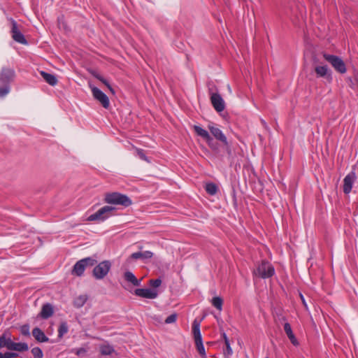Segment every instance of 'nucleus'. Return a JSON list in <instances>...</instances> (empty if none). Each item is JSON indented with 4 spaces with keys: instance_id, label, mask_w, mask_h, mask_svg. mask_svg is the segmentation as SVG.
<instances>
[{
    "instance_id": "1",
    "label": "nucleus",
    "mask_w": 358,
    "mask_h": 358,
    "mask_svg": "<svg viewBox=\"0 0 358 358\" xmlns=\"http://www.w3.org/2000/svg\"><path fill=\"white\" fill-rule=\"evenodd\" d=\"M6 348L9 350L18 352L27 351L28 345L25 343H15L11 340L9 333L5 332L0 336V348Z\"/></svg>"
},
{
    "instance_id": "2",
    "label": "nucleus",
    "mask_w": 358,
    "mask_h": 358,
    "mask_svg": "<svg viewBox=\"0 0 358 358\" xmlns=\"http://www.w3.org/2000/svg\"><path fill=\"white\" fill-rule=\"evenodd\" d=\"M104 201L109 204L120 205L124 207H128L132 204L131 200L127 195L119 192L105 194Z\"/></svg>"
},
{
    "instance_id": "3",
    "label": "nucleus",
    "mask_w": 358,
    "mask_h": 358,
    "mask_svg": "<svg viewBox=\"0 0 358 358\" xmlns=\"http://www.w3.org/2000/svg\"><path fill=\"white\" fill-rule=\"evenodd\" d=\"M274 273L275 269L273 266L266 261H262L253 271L255 275L262 278H270L273 276Z\"/></svg>"
},
{
    "instance_id": "4",
    "label": "nucleus",
    "mask_w": 358,
    "mask_h": 358,
    "mask_svg": "<svg viewBox=\"0 0 358 358\" xmlns=\"http://www.w3.org/2000/svg\"><path fill=\"white\" fill-rule=\"evenodd\" d=\"M15 76L13 69L3 68L0 73V90H8V85L14 80Z\"/></svg>"
},
{
    "instance_id": "5",
    "label": "nucleus",
    "mask_w": 358,
    "mask_h": 358,
    "mask_svg": "<svg viewBox=\"0 0 358 358\" xmlns=\"http://www.w3.org/2000/svg\"><path fill=\"white\" fill-rule=\"evenodd\" d=\"M323 57L337 72L340 73H345L346 72L345 64L341 57L327 53H324Z\"/></svg>"
},
{
    "instance_id": "6",
    "label": "nucleus",
    "mask_w": 358,
    "mask_h": 358,
    "mask_svg": "<svg viewBox=\"0 0 358 358\" xmlns=\"http://www.w3.org/2000/svg\"><path fill=\"white\" fill-rule=\"evenodd\" d=\"M115 210V208L110 206H105L100 208L97 212L92 214L87 217L88 221H99L102 222L108 218L111 215V213Z\"/></svg>"
},
{
    "instance_id": "7",
    "label": "nucleus",
    "mask_w": 358,
    "mask_h": 358,
    "mask_svg": "<svg viewBox=\"0 0 358 358\" xmlns=\"http://www.w3.org/2000/svg\"><path fill=\"white\" fill-rule=\"evenodd\" d=\"M110 268L111 263L110 261H103L94 268L92 271L93 276L97 280H101L107 275Z\"/></svg>"
},
{
    "instance_id": "8",
    "label": "nucleus",
    "mask_w": 358,
    "mask_h": 358,
    "mask_svg": "<svg viewBox=\"0 0 358 358\" xmlns=\"http://www.w3.org/2000/svg\"><path fill=\"white\" fill-rule=\"evenodd\" d=\"M357 179V176L354 169L350 171L343 180V192L345 194H349L352 188V185Z\"/></svg>"
},
{
    "instance_id": "9",
    "label": "nucleus",
    "mask_w": 358,
    "mask_h": 358,
    "mask_svg": "<svg viewBox=\"0 0 358 358\" xmlns=\"http://www.w3.org/2000/svg\"><path fill=\"white\" fill-rule=\"evenodd\" d=\"M11 23V34L13 39L15 41L20 43L21 44H27V41L25 39L24 35L20 31V30L18 29L17 22L15 20H12Z\"/></svg>"
},
{
    "instance_id": "10",
    "label": "nucleus",
    "mask_w": 358,
    "mask_h": 358,
    "mask_svg": "<svg viewBox=\"0 0 358 358\" xmlns=\"http://www.w3.org/2000/svg\"><path fill=\"white\" fill-rule=\"evenodd\" d=\"M212 105L217 112L224 110L225 104L222 97L218 93H213L210 96Z\"/></svg>"
},
{
    "instance_id": "11",
    "label": "nucleus",
    "mask_w": 358,
    "mask_h": 358,
    "mask_svg": "<svg viewBox=\"0 0 358 358\" xmlns=\"http://www.w3.org/2000/svg\"><path fill=\"white\" fill-rule=\"evenodd\" d=\"M315 72L317 78H322L327 81L331 80V71L327 65L315 66Z\"/></svg>"
},
{
    "instance_id": "12",
    "label": "nucleus",
    "mask_w": 358,
    "mask_h": 358,
    "mask_svg": "<svg viewBox=\"0 0 358 358\" xmlns=\"http://www.w3.org/2000/svg\"><path fill=\"white\" fill-rule=\"evenodd\" d=\"M93 97L98 101L104 108L110 106L109 97L103 91H92Z\"/></svg>"
},
{
    "instance_id": "13",
    "label": "nucleus",
    "mask_w": 358,
    "mask_h": 358,
    "mask_svg": "<svg viewBox=\"0 0 358 358\" xmlns=\"http://www.w3.org/2000/svg\"><path fill=\"white\" fill-rule=\"evenodd\" d=\"M135 294L138 296L153 299L157 297V291L152 289H136Z\"/></svg>"
},
{
    "instance_id": "14",
    "label": "nucleus",
    "mask_w": 358,
    "mask_h": 358,
    "mask_svg": "<svg viewBox=\"0 0 358 358\" xmlns=\"http://www.w3.org/2000/svg\"><path fill=\"white\" fill-rule=\"evenodd\" d=\"M208 128L210 130V133L214 136V137L216 139L221 141L224 145L228 144L227 137L224 136V134L222 133V131L219 128L215 127L212 124H209L208 126Z\"/></svg>"
},
{
    "instance_id": "15",
    "label": "nucleus",
    "mask_w": 358,
    "mask_h": 358,
    "mask_svg": "<svg viewBox=\"0 0 358 358\" xmlns=\"http://www.w3.org/2000/svg\"><path fill=\"white\" fill-rule=\"evenodd\" d=\"M153 256V253L150 251H144V252H137L132 253L129 257L127 259V261L129 262L131 259H142L146 260L151 259Z\"/></svg>"
},
{
    "instance_id": "16",
    "label": "nucleus",
    "mask_w": 358,
    "mask_h": 358,
    "mask_svg": "<svg viewBox=\"0 0 358 358\" xmlns=\"http://www.w3.org/2000/svg\"><path fill=\"white\" fill-rule=\"evenodd\" d=\"M194 129L197 135L205 139L208 144L212 146L213 138L206 130L196 125L194 126Z\"/></svg>"
},
{
    "instance_id": "17",
    "label": "nucleus",
    "mask_w": 358,
    "mask_h": 358,
    "mask_svg": "<svg viewBox=\"0 0 358 358\" xmlns=\"http://www.w3.org/2000/svg\"><path fill=\"white\" fill-rule=\"evenodd\" d=\"M192 334L195 343L202 341V337L200 331V322L196 320H194L192 323Z\"/></svg>"
},
{
    "instance_id": "18",
    "label": "nucleus",
    "mask_w": 358,
    "mask_h": 358,
    "mask_svg": "<svg viewBox=\"0 0 358 358\" xmlns=\"http://www.w3.org/2000/svg\"><path fill=\"white\" fill-rule=\"evenodd\" d=\"M32 335L38 342L44 343L49 341V338L45 335L44 332L38 327H35L32 330Z\"/></svg>"
},
{
    "instance_id": "19",
    "label": "nucleus",
    "mask_w": 358,
    "mask_h": 358,
    "mask_svg": "<svg viewBox=\"0 0 358 358\" xmlns=\"http://www.w3.org/2000/svg\"><path fill=\"white\" fill-rule=\"evenodd\" d=\"M284 330L290 340L291 343L294 345L297 346L299 345V341H297L296 338L295 337L290 324L288 322H285L284 324Z\"/></svg>"
},
{
    "instance_id": "20",
    "label": "nucleus",
    "mask_w": 358,
    "mask_h": 358,
    "mask_svg": "<svg viewBox=\"0 0 358 358\" xmlns=\"http://www.w3.org/2000/svg\"><path fill=\"white\" fill-rule=\"evenodd\" d=\"M85 268L86 266L85 265L83 259H80L73 266L72 269V274L77 276H81L83 274Z\"/></svg>"
},
{
    "instance_id": "21",
    "label": "nucleus",
    "mask_w": 358,
    "mask_h": 358,
    "mask_svg": "<svg viewBox=\"0 0 358 358\" xmlns=\"http://www.w3.org/2000/svg\"><path fill=\"white\" fill-rule=\"evenodd\" d=\"M53 314V308L51 304L46 303L42 306L41 311L39 314L43 319H48Z\"/></svg>"
},
{
    "instance_id": "22",
    "label": "nucleus",
    "mask_w": 358,
    "mask_h": 358,
    "mask_svg": "<svg viewBox=\"0 0 358 358\" xmlns=\"http://www.w3.org/2000/svg\"><path fill=\"white\" fill-rule=\"evenodd\" d=\"M125 280L131 282L134 286H139L141 285V280H138L134 273L131 271H127L124 274Z\"/></svg>"
},
{
    "instance_id": "23",
    "label": "nucleus",
    "mask_w": 358,
    "mask_h": 358,
    "mask_svg": "<svg viewBox=\"0 0 358 358\" xmlns=\"http://www.w3.org/2000/svg\"><path fill=\"white\" fill-rule=\"evenodd\" d=\"M40 74L44 80L50 85L53 86L57 84V80L54 75L46 73L45 71H41Z\"/></svg>"
},
{
    "instance_id": "24",
    "label": "nucleus",
    "mask_w": 358,
    "mask_h": 358,
    "mask_svg": "<svg viewBox=\"0 0 358 358\" xmlns=\"http://www.w3.org/2000/svg\"><path fill=\"white\" fill-rule=\"evenodd\" d=\"M99 350L103 355H110L114 352V348L110 345L104 343L100 345Z\"/></svg>"
},
{
    "instance_id": "25",
    "label": "nucleus",
    "mask_w": 358,
    "mask_h": 358,
    "mask_svg": "<svg viewBox=\"0 0 358 358\" xmlns=\"http://www.w3.org/2000/svg\"><path fill=\"white\" fill-rule=\"evenodd\" d=\"M87 300V296L86 294H83L77 296L74 301L73 305L77 308H80L84 306Z\"/></svg>"
},
{
    "instance_id": "26",
    "label": "nucleus",
    "mask_w": 358,
    "mask_h": 358,
    "mask_svg": "<svg viewBox=\"0 0 358 358\" xmlns=\"http://www.w3.org/2000/svg\"><path fill=\"white\" fill-rule=\"evenodd\" d=\"M68 330L69 327L67 324L65 322H62L58 329V336L62 338L63 336L68 332Z\"/></svg>"
},
{
    "instance_id": "27",
    "label": "nucleus",
    "mask_w": 358,
    "mask_h": 358,
    "mask_svg": "<svg viewBox=\"0 0 358 358\" xmlns=\"http://www.w3.org/2000/svg\"><path fill=\"white\" fill-rule=\"evenodd\" d=\"M212 304L217 310H221L222 308L223 301L220 297L215 296L212 299Z\"/></svg>"
},
{
    "instance_id": "28",
    "label": "nucleus",
    "mask_w": 358,
    "mask_h": 358,
    "mask_svg": "<svg viewBox=\"0 0 358 358\" xmlns=\"http://www.w3.org/2000/svg\"><path fill=\"white\" fill-rule=\"evenodd\" d=\"M206 191L210 195H214L217 191V187L214 183H208L206 185Z\"/></svg>"
},
{
    "instance_id": "29",
    "label": "nucleus",
    "mask_w": 358,
    "mask_h": 358,
    "mask_svg": "<svg viewBox=\"0 0 358 358\" xmlns=\"http://www.w3.org/2000/svg\"><path fill=\"white\" fill-rule=\"evenodd\" d=\"M222 338L224 341V343L226 345V352L227 353L228 355H231L233 353V351L230 346L229 341L224 332H222Z\"/></svg>"
},
{
    "instance_id": "30",
    "label": "nucleus",
    "mask_w": 358,
    "mask_h": 358,
    "mask_svg": "<svg viewBox=\"0 0 358 358\" xmlns=\"http://www.w3.org/2000/svg\"><path fill=\"white\" fill-rule=\"evenodd\" d=\"M195 345H196V349H197L199 353L202 357V358H207L206 352H205V348L203 345V342L201 341V342L195 343Z\"/></svg>"
},
{
    "instance_id": "31",
    "label": "nucleus",
    "mask_w": 358,
    "mask_h": 358,
    "mask_svg": "<svg viewBox=\"0 0 358 358\" xmlns=\"http://www.w3.org/2000/svg\"><path fill=\"white\" fill-rule=\"evenodd\" d=\"M31 353L34 358H42L43 356L41 349L38 347L32 348Z\"/></svg>"
},
{
    "instance_id": "32",
    "label": "nucleus",
    "mask_w": 358,
    "mask_h": 358,
    "mask_svg": "<svg viewBox=\"0 0 358 358\" xmlns=\"http://www.w3.org/2000/svg\"><path fill=\"white\" fill-rule=\"evenodd\" d=\"M83 261L84 262V264L86 266H92L95 265L97 262V261L92 257L84 258V259H83Z\"/></svg>"
},
{
    "instance_id": "33",
    "label": "nucleus",
    "mask_w": 358,
    "mask_h": 358,
    "mask_svg": "<svg viewBox=\"0 0 358 358\" xmlns=\"http://www.w3.org/2000/svg\"><path fill=\"white\" fill-rule=\"evenodd\" d=\"M136 155L142 159L147 162H150V160L148 159V157L145 156L144 152L143 150L139 148H136Z\"/></svg>"
},
{
    "instance_id": "34",
    "label": "nucleus",
    "mask_w": 358,
    "mask_h": 358,
    "mask_svg": "<svg viewBox=\"0 0 358 358\" xmlns=\"http://www.w3.org/2000/svg\"><path fill=\"white\" fill-rule=\"evenodd\" d=\"M150 285L152 287L157 288L159 287L162 284V280L159 278L157 279H152L149 282Z\"/></svg>"
},
{
    "instance_id": "35",
    "label": "nucleus",
    "mask_w": 358,
    "mask_h": 358,
    "mask_svg": "<svg viewBox=\"0 0 358 358\" xmlns=\"http://www.w3.org/2000/svg\"><path fill=\"white\" fill-rule=\"evenodd\" d=\"M176 319H177V314L176 313L171 314V315H169V317H166V319L165 320V323H166V324L173 323L176 321Z\"/></svg>"
},
{
    "instance_id": "36",
    "label": "nucleus",
    "mask_w": 358,
    "mask_h": 358,
    "mask_svg": "<svg viewBox=\"0 0 358 358\" xmlns=\"http://www.w3.org/2000/svg\"><path fill=\"white\" fill-rule=\"evenodd\" d=\"M1 356L3 358H15L18 356V355L16 352H7L3 354L1 353Z\"/></svg>"
},
{
    "instance_id": "37",
    "label": "nucleus",
    "mask_w": 358,
    "mask_h": 358,
    "mask_svg": "<svg viewBox=\"0 0 358 358\" xmlns=\"http://www.w3.org/2000/svg\"><path fill=\"white\" fill-rule=\"evenodd\" d=\"M22 334L26 336L29 335V327L28 325H24L22 327Z\"/></svg>"
},
{
    "instance_id": "38",
    "label": "nucleus",
    "mask_w": 358,
    "mask_h": 358,
    "mask_svg": "<svg viewBox=\"0 0 358 358\" xmlns=\"http://www.w3.org/2000/svg\"><path fill=\"white\" fill-rule=\"evenodd\" d=\"M99 78L105 84V85L108 88V90H113L109 83L106 80L100 78Z\"/></svg>"
},
{
    "instance_id": "39",
    "label": "nucleus",
    "mask_w": 358,
    "mask_h": 358,
    "mask_svg": "<svg viewBox=\"0 0 358 358\" xmlns=\"http://www.w3.org/2000/svg\"><path fill=\"white\" fill-rule=\"evenodd\" d=\"M85 352H86V350H85V349H84V348H79V349L77 350V352H76V355H81V354H83V353H85Z\"/></svg>"
},
{
    "instance_id": "40",
    "label": "nucleus",
    "mask_w": 358,
    "mask_h": 358,
    "mask_svg": "<svg viewBox=\"0 0 358 358\" xmlns=\"http://www.w3.org/2000/svg\"><path fill=\"white\" fill-rule=\"evenodd\" d=\"M9 91H0V98H3L8 94Z\"/></svg>"
},
{
    "instance_id": "41",
    "label": "nucleus",
    "mask_w": 358,
    "mask_h": 358,
    "mask_svg": "<svg viewBox=\"0 0 358 358\" xmlns=\"http://www.w3.org/2000/svg\"><path fill=\"white\" fill-rule=\"evenodd\" d=\"M300 297H301V299L302 303H303V304L304 305V306H305V307H307V304H306V301H305V299H304V298H303V296L301 294H300Z\"/></svg>"
},
{
    "instance_id": "42",
    "label": "nucleus",
    "mask_w": 358,
    "mask_h": 358,
    "mask_svg": "<svg viewBox=\"0 0 358 358\" xmlns=\"http://www.w3.org/2000/svg\"><path fill=\"white\" fill-rule=\"evenodd\" d=\"M92 90H98V88L94 87V88H93Z\"/></svg>"
},
{
    "instance_id": "43",
    "label": "nucleus",
    "mask_w": 358,
    "mask_h": 358,
    "mask_svg": "<svg viewBox=\"0 0 358 358\" xmlns=\"http://www.w3.org/2000/svg\"><path fill=\"white\" fill-rule=\"evenodd\" d=\"M357 87H358V79L357 80Z\"/></svg>"
},
{
    "instance_id": "44",
    "label": "nucleus",
    "mask_w": 358,
    "mask_h": 358,
    "mask_svg": "<svg viewBox=\"0 0 358 358\" xmlns=\"http://www.w3.org/2000/svg\"><path fill=\"white\" fill-rule=\"evenodd\" d=\"M0 358H3V357L1 356V353H0Z\"/></svg>"
},
{
    "instance_id": "45",
    "label": "nucleus",
    "mask_w": 358,
    "mask_h": 358,
    "mask_svg": "<svg viewBox=\"0 0 358 358\" xmlns=\"http://www.w3.org/2000/svg\"><path fill=\"white\" fill-rule=\"evenodd\" d=\"M266 358H268V357H266Z\"/></svg>"
}]
</instances>
